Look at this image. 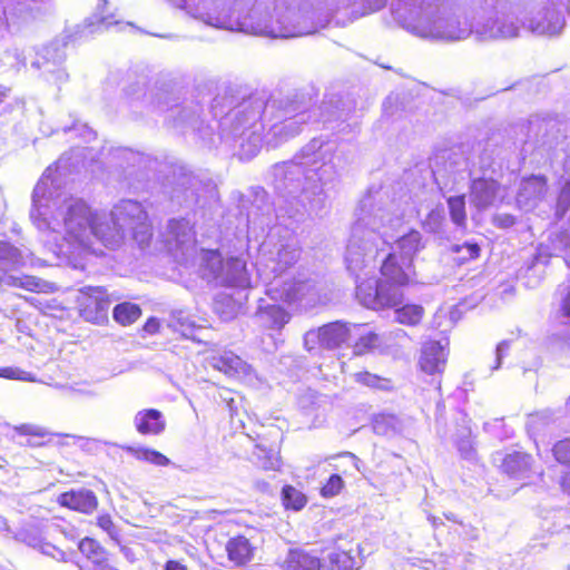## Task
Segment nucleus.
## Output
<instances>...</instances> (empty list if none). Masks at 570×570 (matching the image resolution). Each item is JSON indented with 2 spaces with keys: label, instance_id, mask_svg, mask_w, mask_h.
<instances>
[{
  "label": "nucleus",
  "instance_id": "12",
  "mask_svg": "<svg viewBox=\"0 0 570 570\" xmlns=\"http://www.w3.org/2000/svg\"><path fill=\"white\" fill-rule=\"evenodd\" d=\"M500 190V184L494 178L479 177L471 181L470 193L473 202L480 208L492 205Z\"/></svg>",
  "mask_w": 570,
  "mask_h": 570
},
{
  "label": "nucleus",
  "instance_id": "39",
  "mask_svg": "<svg viewBox=\"0 0 570 570\" xmlns=\"http://www.w3.org/2000/svg\"><path fill=\"white\" fill-rule=\"evenodd\" d=\"M180 325H181L183 336L195 341L196 340V337L194 336L195 326L193 324H185V323H181Z\"/></svg>",
  "mask_w": 570,
  "mask_h": 570
},
{
  "label": "nucleus",
  "instance_id": "11",
  "mask_svg": "<svg viewBox=\"0 0 570 570\" xmlns=\"http://www.w3.org/2000/svg\"><path fill=\"white\" fill-rule=\"evenodd\" d=\"M352 340L350 345L354 356H363L372 353L381 346V336L374 331L365 330L362 324H351Z\"/></svg>",
  "mask_w": 570,
  "mask_h": 570
},
{
  "label": "nucleus",
  "instance_id": "1",
  "mask_svg": "<svg viewBox=\"0 0 570 570\" xmlns=\"http://www.w3.org/2000/svg\"><path fill=\"white\" fill-rule=\"evenodd\" d=\"M421 235L416 230L397 240V250L390 253L380 267L381 277H368L356 282L355 294L360 303L380 311L399 306L404 295L401 288L413 283L414 255L420 250Z\"/></svg>",
  "mask_w": 570,
  "mask_h": 570
},
{
  "label": "nucleus",
  "instance_id": "24",
  "mask_svg": "<svg viewBox=\"0 0 570 570\" xmlns=\"http://www.w3.org/2000/svg\"><path fill=\"white\" fill-rule=\"evenodd\" d=\"M449 206V213L452 222L461 227H466V210H465V196L458 195L451 196L446 200Z\"/></svg>",
  "mask_w": 570,
  "mask_h": 570
},
{
  "label": "nucleus",
  "instance_id": "40",
  "mask_svg": "<svg viewBox=\"0 0 570 570\" xmlns=\"http://www.w3.org/2000/svg\"><path fill=\"white\" fill-rule=\"evenodd\" d=\"M562 491L570 495V472L564 473L560 480Z\"/></svg>",
  "mask_w": 570,
  "mask_h": 570
},
{
  "label": "nucleus",
  "instance_id": "3",
  "mask_svg": "<svg viewBox=\"0 0 570 570\" xmlns=\"http://www.w3.org/2000/svg\"><path fill=\"white\" fill-rule=\"evenodd\" d=\"M254 441V454L261 468L266 471L279 470L282 465V430L273 424L262 426V430L255 433Z\"/></svg>",
  "mask_w": 570,
  "mask_h": 570
},
{
  "label": "nucleus",
  "instance_id": "41",
  "mask_svg": "<svg viewBox=\"0 0 570 570\" xmlns=\"http://www.w3.org/2000/svg\"><path fill=\"white\" fill-rule=\"evenodd\" d=\"M561 311L564 316H570V289L562 299Z\"/></svg>",
  "mask_w": 570,
  "mask_h": 570
},
{
  "label": "nucleus",
  "instance_id": "2",
  "mask_svg": "<svg viewBox=\"0 0 570 570\" xmlns=\"http://www.w3.org/2000/svg\"><path fill=\"white\" fill-rule=\"evenodd\" d=\"M65 225L63 240L70 254L92 252V239L108 248L117 247L124 240L121 227L115 220L99 216L83 200L69 206Z\"/></svg>",
  "mask_w": 570,
  "mask_h": 570
},
{
  "label": "nucleus",
  "instance_id": "36",
  "mask_svg": "<svg viewBox=\"0 0 570 570\" xmlns=\"http://www.w3.org/2000/svg\"><path fill=\"white\" fill-rule=\"evenodd\" d=\"M517 219L511 214H501L493 217V223L500 228H509L515 224Z\"/></svg>",
  "mask_w": 570,
  "mask_h": 570
},
{
  "label": "nucleus",
  "instance_id": "22",
  "mask_svg": "<svg viewBox=\"0 0 570 570\" xmlns=\"http://www.w3.org/2000/svg\"><path fill=\"white\" fill-rule=\"evenodd\" d=\"M13 431L16 434H18L20 436H32V438H38V439L48 438L47 441H39V442H32L29 440L26 443L27 446H32V448L33 446H46L50 442L51 433H49L45 428L39 426V425H35V424H30V423H22V424L13 426Z\"/></svg>",
  "mask_w": 570,
  "mask_h": 570
},
{
  "label": "nucleus",
  "instance_id": "19",
  "mask_svg": "<svg viewBox=\"0 0 570 570\" xmlns=\"http://www.w3.org/2000/svg\"><path fill=\"white\" fill-rule=\"evenodd\" d=\"M261 316L264 320V326L273 331H282L283 327L289 322V313L279 305H267L261 311Z\"/></svg>",
  "mask_w": 570,
  "mask_h": 570
},
{
  "label": "nucleus",
  "instance_id": "15",
  "mask_svg": "<svg viewBox=\"0 0 570 570\" xmlns=\"http://www.w3.org/2000/svg\"><path fill=\"white\" fill-rule=\"evenodd\" d=\"M0 284L21 288L32 293L45 292L47 284L32 275L12 276L8 274L7 268H0Z\"/></svg>",
  "mask_w": 570,
  "mask_h": 570
},
{
  "label": "nucleus",
  "instance_id": "29",
  "mask_svg": "<svg viewBox=\"0 0 570 570\" xmlns=\"http://www.w3.org/2000/svg\"><path fill=\"white\" fill-rule=\"evenodd\" d=\"M19 250L8 242H0V268L3 265L14 264L19 261Z\"/></svg>",
  "mask_w": 570,
  "mask_h": 570
},
{
  "label": "nucleus",
  "instance_id": "16",
  "mask_svg": "<svg viewBox=\"0 0 570 570\" xmlns=\"http://www.w3.org/2000/svg\"><path fill=\"white\" fill-rule=\"evenodd\" d=\"M503 473L511 478H519L531 470V455L515 451L507 454L501 464Z\"/></svg>",
  "mask_w": 570,
  "mask_h": 570
},
{
  "label": "nucleus",
  "instance_id": "18",
  "mask_svg": "<svg viewBox=\"0 0 570 570\" xmlns=\"http://www.w3.org/2000/svg\"><path fill=\"white\" fill-rule=\"evenodd\" d=\"M354 382L372 391L390 392L394 389L390 377L372 373L368 370H361L353 375Z\"/></svg>",
  "mask_w": 570,
  "mask_h": 570
},
{
  "label": "nucleus",
  "instance_id": "4",
  "mask_svg": "<svg viewBox=\"0 0 570 570\" xmlns=\"http://www.w3.org/2000/svg\"><path fill=\"white\" fill-rule=\"evenodd\" d=\"M111 298L104 286H86L79 289L77 307L87 322L101 324L107 321Z\"/></svg>",
  "mask_w": 570,
  "mask_h": 570
},
{
  "label": "nucleus",
  "instance_id": "20",
  "mask_svg": "<svg viewBox=\"0 0 570 570\" xmlns=\"http://www.w3.org/2000/svg\"><path fill=\"white\" fill-rule=\"evenodd\" d=\"M394 308L396 322L406 326H417L425 315L424 307L420 304H404Z\"/></svg>",
  "mask_w": 570,
  "mask_h": 570
},
{
  "label": "nucleus",
  "instance_id": "26",
  "mask_svg": "<svg viewBox=\"0 0 570 570\" xmlns=\"http://www.w3.org/2000/svg\"><path fill=\"white\" fill-rule=\"evenodd\" d=\"M134 454L136 459L157 466H167L170 464V460L165 454L154 449L139 448L134 451Z\"/></svg>",
  "mask_w": 570,
  "mask_h": 570
},
{
  "label": "nucleus",
  "instance_id": "31",
  "mask_svg": "<svg viewBox=\"0 0 570 570\" xmlns=\"http://www.w3.org/2000/svg\"><path fill=\"white\" fill-rule=\"evenodd\" d=\"M0 379L24 382L33 381V377L29 372L13 366H0Z\"/></svg>",
  "mask_w": 570,
  "mask_h": 570
},
{
  "label": "nucleus",
  "instance_id": "17",
  "mask_svg": "<svg viewBox=\"0 0 570 570\" xmlns=\"http://www.w3.org/2000/svg\"><path fill=\"white\" fill-rule=\"evenodd\" d=\"M210 365L227 376H237L245 372V362L233 352H225L210 357Z\"/></svg>",
  "mask_w": 570,
  "mask_h": 570
},
{
  "label": "nucleus",
  "instance_id": "28",
  "mask_svg": "<svg viewBox=\"0 0 570 570\" xmlns=\"http://www.w3.org/2000/svg\"><path fill=\"white\" fill-rule=\"evenodd\" d=\"M353 567V558L343 550L333 552L330 556V570H351Z\"/></svg>",
  "mask_w": 570,
  "mask_h": 570
},
{
  "label": "nucleus",
  "instance_id": "34",
  "mask_svg": "<svg viewBox=\"0 0 570 570\" xmlns=\"http://www.w3.org/2000/svg\"><path fill=\"white\" fill-rule=\"evenodd\" d=\"M462 249H466L468 256L462 257L461 263L476 259L481 254V248L478 243H464L452 247L454 253H460Z\"/></svg>",
  "mask_w": 570,
  "mask_h": 570
},
{
  "label": "nucleus",
  "instance_id": "35",
  "mask_svg": "<svg viewBox=\"0 0 570 570\" xmlns=\"http://www.w3.org/2000/svg\"><path fill=\"white\" fill-rule=\"evenodd\" d=\"M557 207L562 213L570 208V180L566 181L560 188L557 197Z\"/></svg>",
  "mask_w": 570,
  "mask_h": 570
},
{
  "label": "nucleus",
  "instance_id": "13",
  "mask_svg": "<svg viewBox=\"0 0 570 570\" xmlns=\"http://www.w3.org/2000/svg\"><path fill=\"white\" fill-rule=\"evenodd\" d=\"M134 424L139 434L158 435L165 431L166 421L163 413L156 409L139 411L134 419Z\"/></svg>",
  "mask_w": 570,
  "mask_h": 570
},
{
  "label": "nucleus",
  "instance_id": "6",
  "mask_svg": "<svg viewBox=\"0 0 570 570\" xmlns=\"http://www.w3.org/2000/svg\"><path fill=\"white\" fill-rule=\"evenodd\" d=\"M57 503L78 513L92 514L98 509L99 500L92 490L81 488L60 493Z\"/></svg>",
  "mask_w": 570,
  "mask_h": 570
},
{
  "label": "nucleus",
  "instance_id": "8",
  "mask_svg": "<svg viewBox=\"0 0 570 570\" xmlns=\"http://www.w3.org/2000/svg\"><path fill=\"white\" fill-rule=\"evenodd\" d=\"M352 331L351 324L343 322L323 325L317 330L320 346L325 350H334L348 345L352 340Z\"/></svg>",
  "mask_w": 570,
  "mask_h": 570
},
{
  "label": "nucleus",
  "instance_id": "42",
  "mask_svg": "<svg viewBox=\"0 0 570 570\" xmlns=\"http://www.w3.org/2000/svg\"><path fill=\"white\" fill-rule=\"evenodd\" d=\"M8 89L0 85V105L2 104L3 99L7 97Z\"/></svg>",
  "mask_w": 570,
  "mask_h": 570
},
{
  "label": "nucleus",
  "instance_id": "32",
  "mask_svg": "<svg viewBox=\"0 0 570 570\" xmlns=\"http://www.w3.org/2000/svg\"><path fill=\"white\" fill-rule=\"evenodd\" d=\"M346 267L352 273H356L358 269L365 266L364 254L360 248L351 249L345 257Z\"/></svg>",
  "mask_w": 570,
  "mask_h": 570
},
{
  "label": "nucleus",
  "instance_id": "21",
  "mask_svg": "<svg viewBox=\"0 0 570 570\" xmlns=\"http://www.w3.org/2000/svg\"><path fill=\"white\" fill-rule=\"evenodd\" d=\"M142 312L139 305L130 302H122L114 307V320L122 325L128 326L138 321Z\"/></svg>",
  "mask_w": 570,
  "mask_h": 570
},
{
  "label": "nucleus",
  "instance_id": "37",
  "mask_svg": "<svg viewBox=\"0 0 570 570\" xmlns=\"http://www.w3.org/2000/svg\"><path fill=\"white\" fill-rule=\"evenodd\" d=\"M160 330V323L157 318L150 317L144 324V331L148 334H157Z\"/></svg>",
  "mask_w": 570,
  "mask_h": 570
},
{
  "label": "nucleus",
  "instance_id": "30",
  "mask_svg": "<svg viewBox=\"0 0 570 570\" xmlns=\"http://www.w3.org/2000/svg\"><path fill=\"white\" fill-rule=\"evenodd\" d=\"M552 452L559 463L570 466V436L558 441Z\"/></svg>",
  "mask_w": 570,
  "mask_h": 570
},
{
  "label": "nucleus",
  "instance_id": "5",
  "mask_svg": "<svg viewBox=\"0 0 570 570\" xmlns=\"http://www.w3.org/2000/svg\"><path fill=\"white\" fill-rule=\"evenodd\" d=\"M224 551L232 568L245 569L254 562L258 547L254 537L237 533L226 540Z\"/></svg>",
  "mask_w": 570,
  "mask_h": 570
},
{
  "label": "nucleus",
  "instance_id": "44",
  "mask_svg": "<svg viewBox=\"0 0 570 570\" xmlns=\"http://www.w3.org/2000/svg\"><path fill=\"white\" fill-rule=\"evenodd\" d=\"M380 1V6H384V0H379Z\"/></svg>",
  "mask_w": 570,
  "mask_h": 570
},
{
  "label": "nucleus",
  "instance_id": "14",
  "mask_svg": "<svg viewBox=\"0 0 570 570\" xmlns=\"http://www.w3.org/2000/svg\"><path fill=\"white\" fill-rule=\"evenodd\" d=\"M548 189V178L544 175H530L522 179L518 197L524 203L542 200Z\"/></svg>",
  "mask_w": 570,
  "mask_h": 570
},
{
  "label": "nucleus",
  "instance_id": "38",
  "mask_svg": "<svg viewBox=\"0 0 570 570\" xmlns=\"http://www.w3.org/2000/svg\"><path fill=\"white\" fill-rule=\"evenodd\" d=\"M164 570H188L185 564L177 560H168L165 563Z\"/></svg>",
  "mask_w": 570,
  "mask_h": 570
},
{
  "label": "nucleus",
  "instance_id": "7",
  "mask_svg": "<svg viewBox=\"0 0 570 570\" xmlns=\"http://www.w3.org/2000/svg\"><path fill=\"white\" fill-rule=\"evenodd\" d=\"M446 360L444 346L439 341L430 340L422 345L419 367L429 375L441 374L445 368Z\"/></svg>",
  "mask_w": 570,
  "mask_h": 570
},
{
  "label": "nucleus",
  "instance_id": "27",
  "mask_svg": "<svg viewBox=\"0 0 570 570\" xmlns=\"http://www.w3.org/2000/svg\"><path fill=\"white\" fill-rule=\"evenodd\" d=\"M345 487L344 480L338 474H331L320 489L321 497L328 499L338 495Z\"/></svg>",
  "mask_w": 570,
  "mask_h": 570
},
{
  "label": "nucleus",
  "instance_id": "43",
  "mask_svg": "<svg viewBox=\"0 0 570 570\" xmlns=\"http://www.w3.org/2000/svg\"><path fill=\"white\" fill-rule=\"evenodd\" d=\"M336 456L337 458L347 456V458H352L354 460H357V456L355 454H353L352 452H342V453H338Z\"/></svg>",
  "mask_w": 570,
  "mask_h": 570
},
{
  "label": "nucleus",
  "instance_id": "9",
  "mask_svg": "<svg viewBox=\"0 0 570 570\" xmlns=\"http://www.w3.org/2000/svg\"><path fill=\"white\" fill-rule=\"evenodd\" d=\"M80 554L95 570H112V554L95 538L85 537L78 542Z\"/></svg>",
  "mask_w": 570,
  "mask_h": 570
},
{
  "label": "nucleus",
  "instance_id": "25",
  "mask_svg": "<svg viewBox=\"0 0 570 570\" xmlns=\"http://www.w3.org/2000/svg\"><path fill=\"white\" fill-rule=\"evenodd\" d=\"M203 267L209 275L218 276L224 267V259L218 249H205L202 255Z\"/></svg>",
  "mask_w": 570,
  "mask_h": 570
},
{
  "label": "nucleus",
  "instance_id": "23",
  "mask_svg": "<svg viewBox=\"0 0 570 570\" xmlns=\"http://www.w3.org/2000/svg\"><path fill=\"white\" fill-rule=\"evenodd\" d=\"M282 503L286 510L299 511L306 503V495L291 484H286L282 489Z\"/></svg>",
  "mask_w": 570,
  "mask_h": 570
},
{
  "label": "nucleus",
  "instance_id": "33",
  "mask_svg": "<svg viewBox=\"0 0 570 570\" xmlns=\"http://www.w3.org/2000/svg\"><path fill=\"white\" fill-rule=\"evenodd\" d=\"M97 525L105 531L111 539H117V527L110 514L104 513L96 518Z\"/></svg>",
  "mask_w": 570,
  "mask_h": 570
},
{
  "label": "nucleus",
  "instance_id": "10",
  "mask_svg": "<svg viewBox=\"0 0 570 570\" xmlns=\"http://www.w3.org/2000/svg\"><path fill=\"white\" fill-rule=\"evenodd\" d=\"M283 568L284 570H322L324 563L317 550L293 548L288 550Z\"/></svg>",
  "mask_w": 570,
  "mask_h": 570
}]
</instances>
